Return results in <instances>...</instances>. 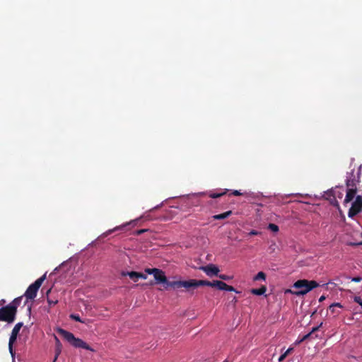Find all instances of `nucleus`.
Here are the masks:
<instances>
[{"mask_svg":"<svg viewBox=\"0 0 362 362\" xmlns=\"http://www.w3.org/2000/svg\"><path fill=\"white\" fill-rule=\"evenodd\" d=\"M16 313L15 308L9 305L4 306L0 308V321L12 323L16 319Z\"/></svg>","mask_w":362,"mask_h":362,"instance_id":"39448f33","label":"nucleus"},{"mask_svg":"<svg viewBox=\"0 0 362 362\" xmlns=\"http://www.w3.org/2000/svg\"><path fill=\"white\" fill-rule=\"evenodd\" d=\"M293 350V348L288 349L284 353H287V355Z\"/></svg>","mask_w":362,"mask_h":362,"instance_id":"4c0bfd02","label":"nucleus"},{"mask_svg":"<svg viewBox=\"0 0 362 362\" xmlns=\"http://www.w3.org/2000/svg\"><path fill=\"white\" fill-rule=\"evenodd\" d=\"M232 214V211H228L223 214L214 215L212 216L213 219L214 220H221L225 219L229 217Z\"/></svg>","mask_w":362,"mask_h":362,"instance_id":"2eb2a0df","label":"nucleus"},{"mask_svg":"<svg viewBox=\"0 0 362 362\" xmlns=\"http://www.w3.org/2000/svg\"><path fill=\"white\" fill-rule=\"evenodd\" d=\"M54 339H55V341H56V349H55V357L54 358L53 362H55L57 361V357L60 354V353L62 351V345L59 339L56 336H54Z\"/></svg>","mask_w":362,"mask_h":362,"instance_id":"4468645a","label":"nucleus"},{"mask_svg":"<svg viewBox=\"0 0 362 362\" xmlns=\"http://www.w3.org/2000/svg\"><path fill=\"white\" fill-rule=\"evenodd\" d=\"M216 284H217V288L219 290L225 291L226 288L227 286V284L226 283H224L223 281H218V282H216Z\"/></svg>","mask_w":362,"mask_h":362,"instance_id":"412c9836","label":"nucleus"},{"mask_svg":"<svg viewBox=\"0 0 362 362\" xmlns=\"http://www.w3.org/2000/svg\"><path fill=\"white\" fill-rule=\"evenodd\" d=\"M303 341H301V339H298V340L296 341V344H299L302 343Z\"/></svg>","mask_w":362,"mask_h":362,"instance_id":"58836bf2","label":"nucleus"},{"mask_svg":"<svg viewBox=\"0 0 362 362\" xmlns=\"http://www.w3.org/2000/svg\"><path fill=\"white\" fill-rule=\"evenodd\" d=\"M5 303V300L4 299H2L1 301H0V303Z\"/></svg>","mask_w":362,"mask_h":362,"instance_id":"ea45409f","label":"nucleus"},{"mask_svg":"<svg viewBox=\"0 0 362 362\" xmlns=\"http://www.w3.org/2000/svg\"><path fill=\"white\" fill-rule=\"evenodd\" d=\"M352 281H354V282H360L361 281V278L360 277H354L352 278L351 279Z\"/></svg>","mask_w":362,"mask_h":362,"instance_id":"473e14b6","label":"nucleus"},{"mask_svg":"<svg viewBox=\"0 0 362 362\" xmlns=\"http://www.w3.org/2000/svg\"><path fill=\"white\" fill-rule=\"evenodd\" d=\"M354 302L357 303L361 306H362V298L360 296H355L354 297Z\"/></svg>","mask_w":362,"mask_h":362,"instance_id":"a878e982","label":"nucleus"},{"mask_svg":"<svg viewBox=\"0 0 362 362\" xmlns=\"http://www.w3.org/2000/svg\"><path fill=\"white\" fill-rule=\"evenodd\" d=\"M216 282H218V280H214L213 281H209L207 280L190 279V280L186 281L185 288L186 289L195 288H197L198 286H207L217 288Z\"/></svg>","mask_w":362,"mask_h":362,"instance_id":"0eeeda50","label":"nucleus"},{"mask_svg":"<svg viewBox=\"0 0 362 362\" xmlns=\"http://www.w3.org/2000/svg\"><path fill=\"white\" fill-rule=\"evenodd\" d=\"M47 301L49 305H55L57 303V301H52L49 299L47 300Z\"/></svg>","mask_w":362,"mask_h":362,"instance_id":"f704fd0d","label":"nucleus"},{"mask_svg":"<svg viewBox=\"0 0 362 362\" xmlns=\"http://www.w3.org/2000/svg\"><path fill=\"white\" fill-rule=\"evenodd\" d=\"M124 276H129V278L134 281H137L139 279H146L147 276L143 273L137 272H129L127 273H123Z\"/></svg>","mask_w":362,"mask_h":362,"instance_id":"9b49d317","label":"nucleus"},{"mask_svg":"<svg viewBox=\"0 0 362 362\" xmlns=\"http://www.w3.org/2000/svg\"><path fill=\"white\" fill-rule=\"evenodd\" d=\"M227 192H228V190L225 189L223 192H220V193L210 192L209 194V197L212 199H216V198H218V197H221L225 195L227 193Z\"/></svg>","mask_w":362,"mask_h":362,"instance_id":"a211bd4d","label":"nucleus"},{"mask_svg":"<svg viewBox=\"0 0 362 362\" xmlns=\"http://www.w3.org/2000/svg\"><path fill=\"white\" fill-rule=\"evenodd\" d=\"M70 317H71L72 320H75V321H76V322H83L81 320V317H79V315H78L71 314V315H70Z\"/></svg>","mask_w":362,"mask_h":362,"instance_id":"b1692460","label":"nucleus"},{"mask_svg":"<svg viewBox=\"0 0 362 362\" xmlns=\"http://www.w3.org/2000/svg\"><path fill=\"white\" fill-rule=\"evenodd\" d=\"M319 327H320V326H317V327H313V328L312 329L311 332H310V333H311V334H312L313 332H315L317 331V330L319 329Z\"/></svg>","mask_w":362,"mask_h":362,"instance_id":"72a5a7b5","label":"nucleus"},{"mask_svg":"<svg viewBox=\"0 0 362 362\" xmlns=\"http://www.w3.org/2000/svg\"><path fill=\"white\" fill-rule=\"evenodd\" d=\"M138 221V219H136V220H134V221H132L129 223H127L125 224H123V225H121V226H116L113 229H110V230H108L107 232L104 233H103V236L104 237H106L108 235L111 234L112 233L115 232V231H117L119 230H122L124 228H125L128 225H133V226H135L136 225V223Z\"/></svg>","mask_w":362,"mask_h":362,"instance_id":"f8f14e48","label":"nucleus"},{"mask_svg":"<svg viewBox=\"0 0 362 362\" xmlns=\"http://www.w3.org/2000/svg\"><path fill=\"white\" fill-rule=\"evenodd\" d=\"M265 280L266 279V274L263 272H259L257 273V274L254 277L255 281L258 280Z\"/></svg>","mask_w":362,"mask_h":362,"instance_id":"6ab92c4d","label":"nucleus"},{"mask_svg":"<svg viewBox=\"0 0 362 362\" xmlns=\"http://www.w3.org/2000/svg\"><path fill=\"white\" fill-rule=\"evenodd\" d=\"M231 194H232L233 195H234V196H240V195H242V194H242L240 191H238V190H233V191L232 192V193H231Z\"/></svg>","mask_w":362,"mask_h":362,"instance_id":"cd10ccee","label":"nucleus"},{"mask_svg":"<svg viewBox=\"0 0 362 362\" xmlns=\"http://www.w3.org/2000/svg\"><path fill=\"white\" fill-rule=\"evenodd\" d=\"M311 333H308L307 334L304 335L302 338H301V341H305L306 339H308L310 336H311Z\"/></svg>","mask_w":362,"mask_h":362,"instance_id":"c85d7f7f","label":"nucleus"},{"mask_svg":"<svg viewBox=\"0 0 362 362\" xmlns=\"http://www.w3.org/2000/svg\"><path fill=\"white\" fill-rule=\"evenodd\" d=\"M319 286V284L314 280L300 279L293 285L294 288L298 289V291L288 289L286 293H291L297 296H304Z\"/></svg>","mask_w":362,"mask_h":362,"instance_id":"f257e3e1","label":"nucleus"},{"mask_svg":"<svg viewBox=\"0 0 362 362\" xmlns=\"http://www.w3.org/2000/svg\"><path fill=\"white\" fill-rule=\"evenodd\" d=\"M327 194L328 196L332 195V196L333 197V199H334V201H336L335 197H334V196L332 194V191H330V192H327Z\"/></svg>","mask_w":362,"mask_h":362,"instance_id":"c9c22d12","label":"nucleus"},{"mask_svg":"<svg viewBox=\"0 0 362 362\" xmlns=\"http://www.w3.org/2000/svg\"><path fill=\"white\" fill-rule=\"evenodd\" d=\"M341 308V305L340 303H333L329 307V310L331 313H335V308Z\"/></svg>","mask_w":362,"mask_h":362,"instance_id":"4be33fe9","label":"nucleus"},{"mask_svg":"<svg viewBox=\"0 0 362 362\" xmlns=\"http://www.w3.org/2000/svg\"><path fill=\"white\" fill-rule=\"evenodd\" d=\"M259 233L257 230H252L250 233H249V235H258Z\"/></svg>","mask_w":362,"mask_h":362,"instance_id":"7c9ffc66","label":"nucleus"},{"mask_svg":"<svg viewBox=\"0 0 362 362\" xmlns=\"http://www.w3.org/2000/svg\"><path fill=\"white\" fill-rule=\"evenodd\" d=\"M23 298V296H20V297H18V298H16L13 301H11L8 305L11 307V308H15V310L17 312V308L20 305L21 303V300Z\"/></svg>","mask_w":362,"mask_h":362,"instance_id":"f3484780","label":"nucleus"},{"mask_svg":"<svg viewBox=\"0 0 362 362\" xmlns=\"http://www.w3.org/2000/svg\"><path fill=\"white\" fill-rule=\"evenodd\" d=\"M145 272L148 274L154 275L155 273L158 272V269L157 268H146V269H145Z\"/></svg>","mask_w":362,"mask_h":362,"instance_id":"5701e85b","label":"nucleus"},{"mask_svg":"<svg viewBox=\"0 0 362 362\" xmlns=\"http://www.w3.org/2000/svg\"><path fill=\"white\" fill-rule=\"evenodd\" d=\"M208 276H217L219 272V269L214 264H208L200 267Z\"/></svg>","mask_w":362,"mask_h":362,"instance_id":"9d476101","label":"nucleus"},{"mask_svg":"<svg viewBox=\"0 0 362 362\" xmlns=\"http://www.w3.org/2000/svg\"><path fill=\"white\" fill-rule=\"evenodd\" d=\"M225 291H234V292H236L238 293V291L235 289L234 287H233L232 286H229L227 284V286L226 288V290Z\"/></svg>","mask_w":362,"mask_h":362,"instance_id":"bb28decb","label":"nucleus"},{"mask_svg":"<svg viewBox=\"0 0 362 362\" xmlns=\"http://www.w3.org/2000/svg\"><path fill=\"white\" fill-rule=\"evenodd\" d=\"M325 299V296H322L319 298V301H320V302H322Z\"/></svg>","mask_w":362,"mask_h":362,"instance_id":"e433bc0d","label":"nucleus"},{"mask_svg":"<svg viewBox=\"0 0 362 362\" xmlns=\"http://www.w3.org/2000/svg\"><path fill=\"white\" fill-rule=\"evenodd\" d=\"M146 231H147V229H141V230H136V235H141Z\"/></svg>","mask_w":362,"mask_h":362,"instance_id":"2f4dec72","label":"nucleus"},{"mask_svg":"<svg viewBox=\"0 0 362 362\" xmlns=\"http://www.w3.org/2000/svg\"><path fill=\"white\" fill-rule=\"evenodd\" d=\"M57 332L64 337V339H66L73 346L76 348H82L86 350H89L91 351H93V349L88 344H86L81 339L76 338L71 332H68L62 328H59Z\"/></svg>","mask_w":362,"mask_h":362,"instance_id":"7ed1b4c3","label":"nucleus"},{"mask_svg":"<svg viewBox=\"0 0 362 362\" xmlns=\"http://www.w3.org/2000/svg\"><path fill=\"white\" fill-rule=\"evenodd\" d=\"M357 192V187H347L346 194L344 199V203L350 202L355 197Z\"/></svg>","mask_w":362,"mask_h":362,"instance_id":"ddd939ff","label":"nucleus"},{"mask_svg":"<svg viewBox=\"0 0 362 362\" xmlns=\"http://www.w3.org/2000/svg\"><path fill=\"white\" fill-rule=\"evenodd\" d=\"M357 245H362V243H358Z\"/></svg>","mask_w":362,"mask_h":362,"instance_id":"a19ab883","label":"nucleus"},{"mask_svg":"<svg viewBox=\"0 0 362 362\" xmlns=\"http://www.w3.org/2000/svg\"><path fill=\"white\" fill-rule=\"evenodd\" d=\"M267 291V288L265 286H261L259 288H252L250 292L251 293L257 296L263 295Z\"/></svg>","mask_w":362,"mask_h":362,"instance_id":"dca6fc26","label":"nucleus"},{"mask_svg":"<svg viewBox=\"0 0 362 362\" xmlns=\"http://www.w3.org/2000/svg\"><path fill=\"white\" fill-rule=\"evenodd\" d=\"M223 362H228L226 360H225Z\"/></svg>","mask_w":362,"mask_h":362,"instance_id":"79ce46f5","label":"nucleus"},{"mask_svg":"<svg viewBox=\"0 0 362 362\" xmlns=\"http://www.w3.org/2000/svg\"><path fill=\"white\" fill-rule=\"evenodd\" d=\"M362 210V196L358 195L356 197L355 201L352 203L351 208L349 210L348 216L350 218H353L356 214L360 213Z\"/></svg>","mask_w":362,"mask_h":362,"instance_id":"1a4fd4ad","label":"nucleus"},{"mask_svg":"<svg viewBox=\"0 0 362 362\" xmlns=\"http://www.w3.org/2000/svg\"><path fill=\"white\" fill-rule=\"evenodd\" d=\"M23 326V322H18L14 326V327L13 328V329L11 331V334L10 336L9 342H8V349H9V352L12 356H13V355H14L13 345L16 342V341L17 339V337L19 334V332Z\"/></svg>","mask_w":362,"mask_h":362,"instance_id":"6e6552de","label":"nucleus"},{"mask_svg":"<svg viewBox=\"0 0 362 362\" xmlns=\"http://www.w3.org/2000/svg\"><path fill=\"white\" fill-rule=\"evenodd\" d=\"M287 356V353H284L279 358V361H282Z\"/></svg>","mask_w":362,"mask_h":362,"instance_id":"c756f323","label":"nucleus"},{"mask_svg":"<svg viewBox=\"0 0 362 362\" xmlns=\"http://www.w3.org/2000/svg\"><path fill=\"white\" fill-rule=\"evenodd\" d=\"M267 228L274 233L278 232L279 230V226L274 223H269Z\"/></svg>","mask_w":362,"mask_h":362,"instance_id":"aec40b11","label":"nucleus"},{"mask_svg":"<svg viewBox=\"0 0 362 362\" xmlns=\"http://www.w3.org/2000/svg\"><path fill=\"white\" fill-rule=\"evenodd\" d=\"M362 173V165L358 167L357 170L354 169L348 174L346 180V187H357V183L359 182L360 177Z\"/></svg>","mask_w":362,"mask_h":362,"instance_id":"423d86ee","label":"nucleus"},{"mask_svg":"<svg viewBox=\"0 0 362 362\" xmlns=\"http://www.w3.org/2000/svg\"><path fill=\"white\" fill-rule=\"evenodd\" d=\"M153 276L157 284H163L165 289H168L169 287L173 288H185L186 281H168L165 272L160 269H158V272L155 273Z\"/></svg>","mask_w":362,"mask_h":362,"instance_id":"f03ea898","label":"nucleus"},{"mask_svg":"<svg viewBox=\"0 0 362 362\" xmlns=\"http://www.w3.org/2000/svg\"><path fill=\"white\" fill-rule=\"evenodd\" d=\"M45 278L46 274H44L28 286L24 294L28 300H33L36 297L37 293Z\"/></svg>","mask_w":362,"mask_h":362,"instance_id":"20e7f679","label":"nucleus"},{"mask_svg":"<svg viewBox=\"0 0 362 362\" xmlns=\"http://www.w3.org/2000/svg\"><path fill=\"white\" fill-rule=\"evenodd\" d=\"M218 277L223 280H226V281H228V280H230L231 279V276H229L228 275H226V274H221L218 276Z\"/></svg>","mask_w":362,"mask_h":362,"instance_id":"393cba45","label":"nucleus"}]
</instances>
